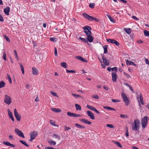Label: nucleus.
Listing matches in <instances>:
<instances>
[{
	"instance_id": "obj_1",
	"label": "nucleus",
	"mask_w": 149,
	"mask_h": 149,
	"mask_svg": "<svg viewBox=\"0 0 149 149\" xmlns=\"http://www.w3.org/2000/svg\"><path fill=\"white\" fill-rule=\"evenodd\" d=\"M140 121L139 119L134 120L132 125V129L133 131H137L140 127Z\"/></svg>"
},
{
	"instance_id": "obj_2",
	"label": "nucleus",
	"mask_w": 149,
	"mask_h": 149,
	"mask_svg": "<svg viewBox=\"0 0 149 149\" xmlns=\"http://www.w3.org/2000/svg\"><path fill=\"white\" fill-rule=\"evenodd\" d=\"M83 16L88 20L91 21L93 20L96 22H98L99 20L97 18L94 17L90 16L86 13H84L83 14Z\"/></svg>"
},
{
	"instance_id": "obj_3",
	"label": "nucleus",
	"mask_w": 149,
	"mask_h": 149,
	"mask_svg": "<svg viewBox=\"0 0 149 149\" xmlns=\"http://www.w3.org/2000/svg\"><path fill=\"white\" fill-rule=\"evenodd\" d=\"M83 28L84 30V32L85 33L86 36L92 34L91 32V31L92 29L90 26H85Z\"/></svg>"
},
{
	"instance_id": "obj_4",
	"label": "nucleus",
	"mask_w": 149,
	"mask_h": 149,
	"mask_svg": "<svg viewBox=\"0 0 149 149\" xmlns=\"http://www.w3.org/2000/svg\"><path fill=\"white\" fill-rule=\"evenodd\" d=\"M4 102L8 105L12 103V100L10 96L7 94L5 95L4 97Z\"/></svg>"
},
{
	"instance_id": "obj_5",
	"label": "nucleus",
	"mask_w": 149,
	"mask_h": 149,
	"mask_svg": "<svg viewBox=\"0 0 149 149\" xmlns=\"http://www.w3.org/2000/svg\"><path fill=\"white\" fill-rule=\"evenodd\" d=\"M121 96L126 105H128L129 104V100L125 94L124 92H122Z\"/></svg>"
},
{
	"instance_id": "obj_6",
	"label": "nucleus",
	"mask_w": 149,
	"mask_h": 149,
	"mask_svg": "<svg viewBox=\"0 0 149 149\" xmlns=\"http://www.w3.org/2000/svg\"><path fill=\"white\" fill-rule=\"evenodd\" d=\"M148 116H145L141 120L142 126L143 128H145L146 126V124L148 123Z\"/></svg>"
},
{
	"instance_id": "obj_7",
	"label": "nucleus",
	"mask_w": 149,
	"mask_h": 149,
	"mask_svg": "<svg viewBox=\"0 0 149 149\" xmlns=\"http://www.w3.org/2000/svg\"><path fill=\"white\" fill-rule=\"evenodd\" d=\"M15 133L19 136L24 138L25 137L23 133L19 130L16 128L15 130Z\"/></svg>"
},
{
	"instance_id": "obj_8",
	"label": "nucleus",
	"mask_w": 149,
	"mask_h": 149,
	"mask_svg": "<svg viewBox=\"0 0 149 149\" xmlns=\"http://www.w3.org/2000/svg\"><path fill=\"white\" fill-rule=\"evenodd\" d=\"M14 113L17 120L18 121H19L21 119V116L17 111L16 109H14Z\"/></svg>"
},
{
	"instance_id": "obj_9",
	"label": "nucleus",
	"mask_w": 149,
	"mask_h": 149,
	"mask_svg": "<svg viewBox=\"0 0 149 149\" xmlns=\"http://www.w3.org/2000/svg\"><path fill=\"white\" fill-rule=\"evenodd\" d=\"M107 41L108 42L115 44L117 46H118L119 45V43L113 39H107Z\"/></svg>"
},
{
	"instance_id": "obj_10",
	"label": "nucleus",
	"mask_w": 149,
	"mask_h": 149,
	"mask_svg": "<svg viewBox=\"0 0 149 149\" xmlns=\"http://www.w3.org/2000/svg\"><path fill=\"white\" fill-rule=\"evenodd\" d=\"M67 114L68 116H72L74 117H77L81 116V115L79 114H76L69 112H67Z\"/></svg>"
},
{
	"instance_id": "obj_11",
	"label": "nucleus",
	"mask_w": 149,
	"mask_h": 149,
	"mask_svg": "<svg viewBox=\"0 0 149 149\" xmlns=\"http://www.w3.org/2000/svg\"><path fill=\"white\" fill-rule=\"evenodd\" d=\"M32 71L33 75H36L39 73V70L35 67H33L32 68Z\"/></svg>"
},
{
	"instance_id": "obj_12",
	"label": "nucleus",
	"mask_w": 149,
	"mask_h": 149,
	"mask_svg": "<svg viewBox=\"0 0 149 149\" xmlns=\"http://www.w3.org/2000/svg\"><path fill=\"white\" fill-rule=\"evenodd\" d=\"M86 107L87 108H88L89 109L92 111H94L97 113L98 114H99L100 113V112L96 109H95V108H94L93 107H92L91 106L87 105Z\"/></svg>"
},
{
	"instance_id": "obj_13",
	"label": "nucleus",
	"mask_w": 149,
	"mask_h": 149,
	"mask_svg": "<svg viewBox=\"0 0 149 149\" xmlns=\"http://www.w3.org/2000/svg\"><path fill=\"white\" fill-rule=\"evenodd\" d=\"M88 116H89L92 120H94L95 119L94 114L91 111H87Z\"/></svg>"
},
{
	"instance_id": "obj_14",
	"label": "nucleus",
	"mask_w": 149,
	"mask_h": 149,
	"mask_svg": "<svg viewBox=\"0 0 149 149\" xmlns=\"http://www.w3.org/2000/svg\"><path fill=\"white\" fill-rule=\"evenodd\" d=\"M112 81L113 82H115L116 81L117 79V76L115 72H112Z\"/></svg>"
},
{
	"instance_id": "obj_15",
	"label": "nucleus",
	"mask_w": 149,
	"mask_h": 149,
	"mask_svg": "<svg viewBox=\"0 0 149 149\" xmlns=\"http://www.w3.org/2000/svg\"><path fill=\"white\" fill-rule=\"evenodd\" d=\"M38 134V133L37 132L33 131V132H31L30 134V136L34 139L37 136Z\"/></svg>"
},
{
	"instance_id": "obj_16",
	"label": "nucleus",
	"mask_w": 149,
	"mask_h": 149,
	"mask_svg": "<svg viewBox=\"0 0 149 149\" xmlns=\"http://www.w3.org/2000/svg\"><path fill=\"white\" fill-rule=\"evenodd\" d=\"M102 58L103 60V63L104 64L106 65H109V61L106 58L103 56H102Z\"/></svg>"
},
{
	"instance_id": "obj_17",
	"label": "nucleus",
	"mask_w": 149,
	"mask_h": 149,
	"mask_svg": "<svg viewBox=\"0 0 149 149\" xmlns=\"http://www.w3.org/2000/svg\"><path fill=\"white\" fill-rule=\"evenodd\" d=\"M80 121L84 123L87 124L88 125L91 124V123L90 121L88 120L84 119H80L79 120Z\"/></svg>"
},
{
	"instance_id": "obj_18",
	"label": "nucleus",
	"mask_w": 149,
	"mask_h": 149,
	"mask_svg": "<svg viewBox=\"0 0 149 149\" xmlns=\"http://www.w3.org/2000/svg\"><path fill=\"white\" fill-rule=\"evenodd\" d=\"M3 143L8 146H11L13 148H14L15 146L14 144H11L10 142L7 141H3Z\"/></svg>"
},
{
	"instance_id": "obj_19",
	"label": "nucleus",
	"mask_w": 149,
	"mask_h": 149,
	"mask_svg": "<svg viewBox=\"0 0 149 149\" xmlns=\"http://www.w3.org/2000/svg\"><path fill=\"white\" fill-rule=\"evenodd\" d=\"M126 63L127 65H132L135 66H137V65L134 63L133 62L129 61L128 60H126Z\"/></svg>"
},
{
	"instance_id": "obj_20",
	"label": "nucleus",
	"mask_w": 149,
	"mask_h": 149,
	"mask_svg": "<svg viewBox=\"0 0 149 149\" xmlns=\"http://www.w3.org/2000/svg\"><path fill=\"white\" fill-rule=\"evenodd\" d=\"M91 35H90L87 36V40H88V42L89 41L90 42H92L93 40V38Z\"/></svg>"
},
{
	"instance_id": "obj_21",
	"label": "nucleus",
	"mask_w": 149,
	"mask_h": 149,
	"mask_svg": "<svg viewBox=\"0 0 149 149\" xmlns=\"http://www.w3.org/2000/svg\"><path fill=\"white\" fill-rule=\"evenodd\" d=\"M10 11V8L9 7H7L4 8V13L7 15H9V12Z\"/></svg>"
},
{
	"instance_id": "obj_22",
	"label": "nucleus",
	"mask_w": 149,
	"mask_h": 149,
	"mask_svg": "<svg viewBox=\"0 0 149 149\" xmlns=\"http://www.w3.org/2000/svg\"><path fill=\"white\" fill-rule=\"evenodd\" d=\"M75 58L76 59L79 60H81L83 62H87V60H86L84 58H83L81 56H77L75 57Z\"/></svg>"
},
{
	"instance_id": "obj_23",
	"label": "nucleus",
	"mask_w": 149,
	"mask_h": 149,
	"mask_svg": "<svg viewBox=\"0 0 149 149\" xmlns=\"http://www.w3.org/2000/svg\"><path fill=\"white\" fill-rule=\"evenodd\" d=\"M48 143L51 146H54L56 144V142L55 141H54L53 140H49L48 141Z\"/></svg>"
},
{
	"instance_id": "obj_24",
	"label": "nucleus",
	"mask_w": 149,
	"mask_h": 149,
	"mask_svg": "<svg viewBox=\"0 0 149 149\" xmlns=\"http://www.w3.org/2000/svg\"><path fill=\"white\" fill-rule=\"evenodd\" d=\"M51 110L52 111L56 113H59L61 111V109L55 108H52Z\"/></svg>"
},
{
	"instance_id": "obj_25",
	"label": "nucleus",
	"mask_w": 149,
	"mask_h": 149,
	"mask_svg": "<svg viewBox=\"0 0 149 149\" xmlns=\"http://www.w3.org/2000/svg\"><path fill=\"white\" fill-rule=\"evenodd\" d=\"M103 108L104 109H107L109 110H113L114 111L116 110L115 109L109 107L104 106Z\"/></svg>"
},
{
	"instance_id": "obj_26",
	"label": "nucleus",
	"mask_w": 149,
	"mask_h": 149,
	"mask_svg": "<svg viewBox=\"0 0 149 149\" xmlns=\"http://www.w3.org/2000/svg\"><path fill=\"white\" fill-rule=\"evenodd\" d=\"M139 98L140 99L141 103L142 104H143L144 102L143 100V97L141 93H140Z\"/></svg>"
},
{
	"instance_id": "obj_27",
	"label": "nucleus",
	"mask_w": 149,
	"mask_h": 149,
	"mask_svg": "<svg viewBox=\"0 0 149 149\" xmlns=\"http://www.w3.org/2000/svg\"><path fill=\"white\" fill-rule=\"evenodd\" d=\"M75 107H76V109L77 110H81V106L77 104H75Z\"/></svg>"
},
{
	"instance_id": "obj_28",
	"label": "nucleus",
	"mask_w": 149,
	"mask_h": 149,
	"mask_svg": "<svg viewBox=\"0 0 149 149\" xmlns=\"http://www.w3.org/2000/svg\"><path fill=\"white\" fill-rule=\"evenodd\" d=\"M107 17L109 18V19H110V21L111 22H113V23H115V20L114 19L111 17V16L109 15H107Z\"/></svg>"
},
{
	"instance_id": "obj_29",
	"label": "nucleus",
	"mask_w": 149,
	"mask_h": 149,
	"mask_svg": "<svg viewBox=\"0 0 149 149\" xmlns=\"http://www.w3.org/2000/svg\"><path fill=\"white\" fill-rule=\"evenodd\" d=\"M124 30L128 34H130L131 32V31L130 28H125L124 29Z\"/></svg>"
},
{
	"instance_id": "obj_30",
	"label": "nucleus",
	"mask_w": 149,
	"mask_h": 149,
	"mask_svg": "<svg viewBox=\"0 0 149 149\" xmlns=\"http://www.w3.org/2000/svg\"><path fill=\"white\" fill-rule=\"evenodd\" d=\"M19 66L21 68V70L22 71V73L23 74H24V68L23 65L21 63H19Z\"/></svg>"
},
{
	"instance_id": "obj_31",
	"label": "nucleus",
	"mask_w": 149,
	"mask_h": 149,
	"mask_svg": "<svg viewBox=\"0 0 149 149\" xmlns=\"http://www.w3.org/2000/svg\"><path fill=\"white\" fill-rule=\"evenodd\" d=\"M5 85V83L3 81L0 82V88H2L4 87Z\"/></svg>"
},
{
	"instance_id": "obj_32",
	"label": "nucleus",
	"mask_w": 149,
	"mask_h": 149,
	"mask_svg": "<svg viewBox=\"0 0 149 149\" xmlns=\"http://www.w3.org/2000/svg\"><path fill=\"white\" fill-rule=\"evenodd\" d=\"M72 95L76 98H79L80 97L81 98H82L81 96H80V95H76V94H74L73 93H72Z\"/></svg>"
},
{
	"instance_id": "obj_33",
	"label": "nucleus",
	"mask_w": 149,
	"mask_h": 149,
	"mask_svg": "<svg viewBox=\"0 0 149 149\" xmlns=\"http://www.w3.org/2000/svg\"><path fill=\"white\" fill-rule=\"evenodd\" d=\"M75 125L79 128H85V126L80 125L76 123L75 124Z\"/></svg>"
},
{
	"instance_id": "obj_34",
	"label": "nucleus",
	"mask_w": 149,
	"mask_h": 149,
	"mask_svg": "<svg viewBox=\"0 0 149 149\" xmlns=\"http://www.w3.org/2000/svg\"><path fill=\"white\" fill-rule=\"evenodd\" d=\"M103 48L104 49V54H106L107 52V47L108 46L107 45H105L103 47Z\"/></svg>"
},
{
	"instance_id": "obj_35",
	"label": "nucleus",
	"mask_w": 149,
	"mask_h": 149,
	"mask_svg": "<svg viewBox=\"0 0 149 149\" xmlns=\"http://www.w3.org/2000/svg\"><path fill=\"white\" fill-rule=\"evenodd\" d=\"M61 66L65 68H66L67 67V65L65 62H62L61 63Z\"/></svg>"
},
{
	"instance_id": "obj_36",
	"label": "nucleus",
	"mask_w": 149,
	"mask_h": 149,
	"mask_svg": "<svg viewBox=\"0 0 149 149\" xmlns=\"http://www.w3.org/2000/svg\"><path fill=\"white\" fill-rule=\"evenodd\" d=\"M113 143L115 144H116V145H117V146H118V147H119L120 148H122V145L120 143H119L118 141H114Z\"/></svg>"
},
{
	"instance_id": "obj_37",
	"label": "nucleus",
	"mask_w": 149,
	"mask_h": 149,
	"mask_svg": "<svg viewBox=\"0 0 149 149\" xmlns=\"http://www.w3.org/2000/svg\"><path fill=\"white\" fill-rule=\"evenodd\" d=\"M79 39L81 40L83 42H84L86 43H88V40H87L86 38H83L80 37H79Z\"/></svg>"
},
{
	"instance_id": "obj_38",
	"label": "nucleus",
	"mask_w": 149,
	"mask_h": 149,
	"mask_svg": "<svg viewBox=\"0 0 149 149\" xmlns=\"http://www.w3.org/2000/svg\"><path fill=\"white\" fill-rule=\"evenodd\" d=\"M19 141L22 143V144H23L24 145L27 146V147H29V145L25 141H22V140H20Z\"/></svg>"
},
{
	"instance_id": "obj_39",
	"label": "nucleus",
	"mask_w": 149,
	"mask_h": 149,
	"mask_svg": "<svg viewBox=\"0 0 149 149\" xmlns=\"http://www.w3.org/2000/svg\"><path fill=\"white\" fill-rule=\"evenodd\" d=\"M120 117L124 118H128V116L127 115H124L120 114Z\"/></svg>"
},
{
	"instance_id": "obj_40",
	"label": "nucleus",
	"mask_w": 149,
	"mask_h": 149,
	"mask_svg": "<svg viewBox=\"0 0 149 149\" xmlns=\"http://www.w3.org/2000/svg\"><path fill=\"white\" fill-rule=\"evenodd\" d=\"M143 32L145 36H149V31L146 30H144Z\"/></svg>"
},
{
	"instance_id": "obj_41",
	"label": "nucleus",
	"mask_w": 149,
	"mask_h": 149,
	"mask_svg": "<svg viewBox=\"0 0 149 149\" xmlns=\"http://www.w3.org/2000/svg\"><path fill=\"white\" fill-rule=\"evenodd\" d=\"M52 137L55 139H58V140H59L60 139L59 136L55 134L53 135Z\"/></svg>"
},
{
	"instance_id": "obj_42",
	"label": "nucleus",
	"mask_w": 149,
	"mask_h": 149,
	"mask_svg": "<svg viewBox=\"0 0 149 149\" xmlns=\"http://www.w3.org/2000/svg\"><path fill=\"white\" fill-rule=\"evenodd\" d=\"M50 93L52 94L53 96L55 97H58L56 93L55 92H54L52 91H51L50 92Z\"/></svg>"
},
{
	"instance_id": "obj_43",
	"label": "nucleus",
	"mask_w": 149,
	"mask_h": 149,
	"mask_svg": "<svg viewBox=\"0 0 149 149\" xmlns=\"http://www.w3.org/2000/svg\"><path fill=\"white\" fill-rule=\"evenodd\" d=\"M95 6V4L94 3H90L89 5L90 8H94Z\"/></svg>"
},
{
	"instance_id": "obj_44",
	"label": "nucleus",
	"mask_w": 149,
	"mask_h": 149,
	"mask_svg": "<svg viewBox=\"0 0 149 149\" xmlns=\"http://www.w3.org/2000/svg\"><path fill=\"white\" fill-rule=\"evenodd\" d=\"M3 58L4 61H6V54L5 51H4L3 52Z\"/></svg>"
},
{
	"instance_id": "obj_45",
	"label": "nucleus",
	"mask_w": 149,
	"mask_h": 149,
	"mask_svg": "<svg viewBox=\"0 0 149 149\" xmlns=\"http://www.w3.org/2000/svg\"><path fill=\"white\" fill-rule=\"evenodd\" d=\"M7 111L8 112V114L9 116L13 115L12 113L11 112L9 109H7Z\"/></svg>"
},
{
	"instance_id": "obj_46",
	"label": "nucleus",
	"mask_w": 149,
	"mask_h": 149,
	"mask_svg": "<svg viewBox=\"0 0 149 149\" xmlns=\"http://www.w3.org/2000/svg\"><path fill=\"white\" fill-rule=\"evenodd\" d=\"M123 73L124 76H125L127 78H129L130 77V76L125 72H124Z\"/></svg>"
},
{
	"instance_id": "obj_47",
	"label": "nucleus",
	"mask_w": 149,
	"mask_h": 149,
	"mask_svg": "<svg viewBox=\"0 0 149 149\" xmlns=\"http://www.w3.org/2000/svg\"><path fill=\"white\" fill-rule=\"evenodd\" d=\"M14 55L15 58H16L17 60H19V58H18L17 54V52L16 51V50H14Z\"/></svg>"
},
{
	"instance_id": "obj_48",
	"label": "nucleus",
	"mask_w": 149,
	"mask_h": 149,
	"mask_svg": "<svg viewBox=\"0 0 149 149\" xmlns=\"http://www.w3.org/2000/svg\"><path fill=\"white\" fill-rule=\"evenodd\" d=\"M3 37L8 42H10L9 38L6 36L4 35Z\"/></svg>"
},
{
	"instance_id": "obj_49",
	"label": "nucleus",
	"mask_w": 149,
	"mask_h": 149,
	"mask_svg": "<svg viewBox=\"0 0 149 149\" xmlns=\"http://www.w3.org/2000/svg\"><path fill=\"white\" fill-rule=\"evenodd\" d=\"M7 76L8 78L9 81V82L11 84L12 83V80L8 74H7Z\"/></svg>"
},
{
	"instance_id": "obj_50",
	"label": "nucleus",
	"mask_w": 149,
	"mask_h": 149,
	"mask_svg": "<svg viewBox=\"0 0 149 149\" xmlns=\"http://www.w3.org/2000/svg\"><path fill=\"white\" fill-rule=\"evenodd\" d=\"M111 71H115L116 72H117V70H118L117 68L116 67L111 68Z\"/></svg>"
},
{
	"instance_id": "obj_51",
	"label": "nucleus",
	"mask_w": 149,
	"mask_h": 149,
	"mask_svg": "<svg viewBox=\"0 0 149 149\" xmlns=\"http://www.w3.org/2000/svg\"><path fill=\"white\" fill-rule=\"evenodd\" d=\"M111 101L114 102H120V100L118 99H112Z\"/></svg>"
},
{
	"instance_id": "obj_52",
	"label": "nucleus",
	"mask_w": 149,
	"mask_h": 149,
	"mask_svg": "<svg viewBox=\"0 0 149 149\" xmlns=\"http://www.w3.org/2000/svg\"><path fill=\"white\" fill-rule=\"evenodd\" d=\"M50 124L54 126H55V122L53 120H50Z\"/></svg>"
},
{
	"instance_id": "obj_53",
	"label": "nucleus",
	"mask_w": 149,
	"mask_h": 149,
	"mask_svg": "<svg viewBox=\"0 0 149 149\" xmlns=\"http://www.w3.org/2000/svg\"><path fill=\"white\" fill-rule=\"evenodd\" d=\"M92 98L96 99H98L99 98V96L97 95H94L92 96Z\"/></svg>"
},
{
	"instance_id": "obj_54",
	"label": "nucleus",
	"mask_w": 149,
	"mask_h": 149,
	"mask_svg": "<svg viewBox=\"0 0 149 149\" xmlns=\"http://www.w3.org/2000/svg\"><path fill=\"white\" fill-rule=\"evenodd\" d=\"M66 71L67 73L71 72V73H74L75 71L74 70H69L68 69H66Z\"/></svg>"
},
{
	"instance_id": "obj_55",
	"label": "nucleus",
	"mask_w": 149,
	"mask_h": 149,
	"mask_svg": "<svg viewBox=\"0 0 149 149\" xmlns=\"http://www.w3.org/2000/svg\"><path fill=\"white\" fill-rule=\"evenodd\" d=\"M145 61L146 64L148 65H149V61L147 58H145Z\"/></svg>"
},
{
	"instance_id": "obj_56",
	"label": "nucleus",
	"mask_w": 149,
	"mask_h": 149,
	"mask_svg": "<svg viewBox=\"0 0 149 149\" xmlns=\"http://www.w3.org/2000/svg\"><path fill=\"white\" fill-rule=\"evenodd\" d=\"M107 126L108 127H109L111 128H114L113 126L111 124H107Z\"/></svg>"
},
{
	"instance_id": "obj_57",
	"label": "nucleus",
	"mask_w": 149,
	"mask_h": 149,
	"mask_svg": "<svg viewBox=\"0 0 149 149\" xmlns=\"http://www.w3.org/2000/svg\"><path fill=\"white\" fill-rule=\"evenodd\" d=\"M54 55L56 56L58 55L57 50L56 47L54 48Z\"/></svg>"
},
{
	"instance_id": "obj_58",
	"label": "nucleus",
	"mask_w": 149,
	"mask_h": 149,
	"mask_svg": "<svg viewBox=\"0 0 149 149\" xmlns=\"http://www.w3.org/2000/svg\"><path fill=\"white\" fill-rule=\"evenodd\" d=\"M9 139L11 140H14V139L13 137V136L12 135H10L8 136Z\"/></svg>"
},
{
	"instance_id": "obj_59",
	"label": "nucleus",
	"mask_w": 149,
	"mask_h": 149,
	"mask_svg": "<svg viewBox=\"0 0 149 149\" xmlns=\"http://www.w3.org/2000/svg\"><path fill=\"white\" fill-rule=\"evenodd\" d=\"M126 85H127V86H128L129 88L132 91V92H133V90L132 89V87L131 86H130V85H128V84H126Z\"/></svg>"
},
{
	"instance_id": "obj_60",
	"label": "nucleus",
	"mask_w": 149,
	"mask_h": 149,
	"mask_svg": "<svg viewBox=\"0 0 149 149\" xmlns=\"http://www.w3.org/2000/svg\"><path fill=\"white\" fill-rule=\"evenodd\" d=\"M71 128L68 127H67L66 126H65V131H67L69 129H70Z\"/></svg>"
},
{
	"instance_id": "obj_61",
	"label": "nucleus",
	"mask_w": 149,
	"mask_h": 149,
	"mask_svg": "<svg viewBox=\"0 0 149 149\" xmlns=\"http://www.w3.org/2000/svg\"><path fill=\"white\" fill-rule=\"evenodd\" d=\"M103 88L106 91H107L109 89V88L107 87L106 86H103Z\"/></svg>"
},
{
	"instance_id": "obj_62",
	"label": "nucleus",
	"mask_w": 149,
	"mask_h": 149,
	"mask_svg": "<svg viewBox=\"0 0 149 149\" xmlns=\"http://www.w3.org/2000/svg\"><path fill=\"white\" fill-rule=\"evenodd\" d=\"M3 17L0 14V21L3 22Z\"/></svg>"
},
{
	"instance_id": "obj_63",
	"label": "nucleus",
	"mask_w": 149,
	"mask_h": 149,
	"mask_svg": "<svg viewBox=\"0 0 149 149\" xmlns=\"http://www.w3.org/2000/svg\"><path fill=\"white\" fill-rule=\"evenodd\" d=\"M125 136L126 137H127L129 136V133L128 132V130L127 129L125 133Z\"/></svg>"
},
{
	"instance_id": "obj_64",
	"label": "nucleus",
	"mask_w": 149,
	"mask_h": 149,
	"mask_svg": "<svg viewBox=\"0 0 149 149\" xmlns=\"http://www.w3.org/2000/svg\"><path fill=\"white\" fill-rule=\"evenodd\" d=\"M45 149H56L55 148H52L51 147H46Z\"/></svg>"
}]
</instances>
